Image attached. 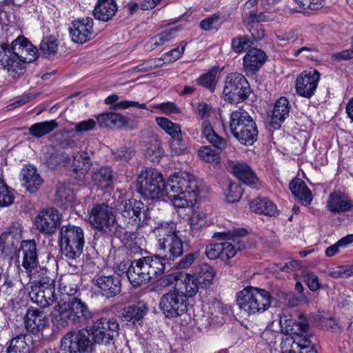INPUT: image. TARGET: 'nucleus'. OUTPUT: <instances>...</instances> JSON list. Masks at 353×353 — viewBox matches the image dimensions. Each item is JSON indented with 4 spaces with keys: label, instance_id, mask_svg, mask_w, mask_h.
Returning <instances> with one entry per match:
<instances>
[{
    "label": "nucleus",
    "instance_id": "58",
    "mask_svg": "<svg viewBox=\"0 0 353 353\" xmlns=\"http://www.w3.org/2000/svg\"><path fill=\"white\" fill-rule=\"evenodd\" d=\"M15 231H10V232H3L0 236V251L3 253L6 252V248L10 245H14V239L19 235L18 229L14 228Z\"/></svg>",
    "mask_w": 353,
    "mask_h": 353
},
{
    "label": "nucleus",
    "instance_id": "19",
    "mask_svg": "<svg viewBox=\"0 0 353 353\" xmlns=\"http://www.w3.org/2000/svg\"><path fill=\"white\" fill-rule=\"evenodd\" d=\"M279 324L280 330L285 333V337L296 338L298 336H303L309 331L307 321L302 314L299 316L298 320L292 319L285 314H281L279 315Z\"/></svg>",
    "mask_w": 353,
    "mask_h": 353
},
{
    "label": "nucleus",
    "instance_id": "59",
    "mask_svg": "<svg viewBox=\"0 0 353 353\" xmlns=\"http://www.w3.org/2000/svg\"><path fill=\"white\" fill-rule=\"evenodd\" d=\"M303 281L311 291L315 292L321 288L319 276L312 272L303 274Z\"/></svg>",
    "mask_w": 353,
    "mask_h": 353
},
{
    "label": "nucleus",
    "instance_id": "42",
    "mask_svg": "<svg viewBox=\"0 0 353 353\" xmlns=\"http://www.w3.org/2000/svg\"><path fill=\"white\" fill-rule=\"evenodd\" d=\"M143 261L148 264L152 279L165 271V260L162 256L159 255L145 256Z\"/></svg>",
    "mask_w": 353,
    "mask_h": 353
},
{
    "label": "nucleus",
    "instance_id": "54",
    "mask_svg": "<svg viewBox=\"0 0 353 353\" xmlns=\"http://www.w3.org/2000/svg\"><path fill=\"white\" fill-rule=\"evenodd\" d=\"M150 111L155 112L156 110H159L160 113L164 114H176L180 112L179 108L173 102H165L150 106Z\"/></svg>",
    "mask_w": 353,
    "mask_h": 353
},
{
    "label": "nucleus",
    "instance_id": "14",
    "mask_svg": "<svg viewBox=\"0 0 353 353\" xmlns=\"http://www.w3.org/2000/svg\"><path fill=\"white\" fill-rule=\"evenodd\" d=\"M159 306L166 317H177L187 311V296L180 290H171L162 296Z\"/></svg>",
    "mask_w": 353,
    "mask_h": 353
},
{
    "label": "nucleus",
    "instance_id": "44",
    "mask_svg": "<svg viewBox=\"0 0 353 353\" xmlns=\"http://www.w3.org/2000/svg\"><path fill=\"white\" fill-rule=\"evenodd\" d=\"M93 179L99 188H110L112 179V170L109 168H101L94 172Z\"/></svg>",
    "mask_w": 353,
    "mask_h": 353
},
{
    "label": "nucleus",
    "instance_id": "34",
    "mask_svg": "<svg viewBox=\"0 0 353 353\" xmlns=\"http://www.w3.org/2000/svg\"><path fill=\"white\" fill-rule=\"evenodd\" d=\"M230 13L217 12L201 20L199 23L201 29L205 31L215 30L217 32L221 26L229 20Z\"/></svg>",
    "mask_w": 353,
    "mask_h": 353
},
{
    "label": "nucleus",
    "instance_id": "35",
    "mask_svg": "<svg viewBox=\"0 0 353 353\" xmlns=\"http://www.w3.org/2000/svg\"><path fill=\"white\" fill-rule=\"evenodd\" d=\"M252 211L267 216H275L278 213L276 205L267 197H257L250 203Z\"/></svg>",
    "mask_w": 353,
    "mask_h": 353
},
{
    "label": "nucleus",
    "instance_id": "55",
    "mask_svg": "<svg viewBox=\"0 0 353 353\" xmlns=\"http://www.w3.org/2000/svg\"><path fill=\"white\" fill-rule=\"evenodd\" d=\"M57 199L61 202H65V204L71 205L74 201V194L73 190L67 188L65 185L58 187L57 193Z\"/></svg>",
    "mask_w": 353,
    "mask_h": 353
},
{
    "label": "nucleus",
    "instance_id": "15",
    "mask_svg": "<svg viewBox=\"0 0 353 353\" xmlns=\"http://www.w3.org/2000/svg\"><path fill=\"white\" fill-rule=\"evenodd\" d=\"M320 76L319 72L314 68L302 72L296 79V94L302 97L311 98L318 87Z\"/></svg>",
    "mask_w": 353,
    "mask_h": 353
},
{
    "label": "nucleus",
    "instance_id": "37",
    "mask_svg": "<svg viewBox=\"0 0 353 353\" xmlns=\"http://www.w3.org/2000/svg\"><path fill=\"white\" fill-rule=\"evenodd\" d=\"M180 30L179 27L168 28L152 37L147 43V47L154 49L172 41L176 37L177 32Z\"/></svg>",
    "mask_w": 353,
    "mask_h": 353
},
{
    "label": "nucleus",
    "instance_id": "11",
    "mask_svg": "<svg viewBox=\"0 0 353 353\" xmlns=\"http://www.w3.org/2000/svg\"><path fill=\"white\" fill-rule=\"evenodd\" d=\"M62 353H90L93 343L85 327L68 332L61 339Z\"/></svg>",
    "mask_w": 353,
    "mask_h": 353
},
{
    "label": "nucleus",
    "instance_id": "63",
    "mask_svg": "<svg viewBox=\"0 0 353 353\" xmlns=\"http://www.w3.org/2000/svg\"><path fill=\"white\" fill-rule=\"evenodd\" d=\"M295 1L304 10H318L323 6V0H295Z\"/></svg>",
    "mask_w": 353,
    "mask_h": 353
},
{
    "label": "nucleus",
    "instance_id": "16",
    "mask_svg": "<svg viewBox=\"0 0 353 353\" xmlns=\"http://www.w3.org/2000/svg\"><path fill=\"white\" fill-rule=\"evenodd\" d=\"M62 215L54 208L41 210L35 218V226L41 233L51 235L60 226Z\"/></svg>",
    "mask_w": 353,
    "mask_h": 353
},
{
    "label": "nucleus",
    "instance_id": "18",
    "mask_svg": "<svg viewBox=\"0 0 353 353\" xmlns=\"http://www.w3.org/2000/svg\"><path fill=\"white\" fill-rule=\"evenodd\" d=\"M18 257L21 259V265L28 275L32 274L39 265L37 247L35 241H22L19 249Z\"/></svg>",
    "mask_w": 353,
    "mask_h": 353
},
{
    "label": "nucleus",
    "instance_id": "40",
    "mask_svg": "<svg viewBox=\"0 0 353 353\" xmlns=\"http://www.w3.org/2000/svg\"><path fill=\"white\" fill-rule=\"evenodd\" d=\"M59 126L56 120H50L34 123L28 128V133L34 138H41L51 133Z\"/></svg>",
    "mask_w": 353,
    "mask_h": 353
},
{
    "label": "nucleus",
    "instance_id": "38",
    "mask_svg": "<svg viewBox=\"0 0 353 353\" xmlns=\"http://www.w3.org/2000/svg\"><path fill=\"white\" fill-rule=\"evenodd\" d=\"M91 165L92 163L88 152H77L73 155L70 166L75 173H79V176H85Z\"/></svg>",
    "mask_w": 353,
    "mask_h": 353
},
{
    "label": "nucleus",
    "instance_id": "62",
    "mask_svg": "<svg viewBox=\"0 0 353 353\" xmlns=\"http://www.w3.org/2000/svg\"><path fill=\"white\" fill-rule=\"evenodd\" d=\"M198 256V252L187 254L177 263L176 268L179 269H186L190 268Z\"/></svg>",
    "mask_w": 353,
    "mask_h": 353
},
{
    "label": "nucleus",
    "instance_id": "53",
    "mask_svg": "<svg viewBox=\"0 0 353 353\" xmlns=\"http://www.w3.org/2000/svg\"><path fill=\"white\" fill-rule=\"evenodd\" d=\"M328 276L334 278H348L353 276V264L340 265L327 272Z\"/></svg>",
    "mask_w": 353,
    "mask_h": 353
},
{
    "label": "nucleus",
    "instance_id": "5",
    "mask_svg": "<svg viewBox=\"0 0 353 353\" xmlns=\"http://www.w3.org/2000/svg\"><path fill=\"white\" fill-rule=\"evenodd\" d=\"M272 301L270 292L256 287H246L236 295L239 307L248 315L265 312L270 307Z\"/></svg>",
    "mask_w": 353,
    "mask_h": 353
},
{
    "label": "nucleus",
    "instance_id": "48",
    "mask_svg": "<svg viewBox=\"0 0 353 353\" xmlns=\"http://www.w3.org/2000/svg\"><path fill=\"white\" fill-rule=\"evenodd\" d=\"M252 44L253 42L248 36H238L232 39L231 48L235 53L241 54Z\"/></svg>",
    "mask_w": 353,
    "mask_h": 353
},
{
    "label": "nucleus",
    "instance_id": "47",
    "mask_svg": "<svg viewBox=\"0 0 353 353\" xmlns=\"http://www.w3.org/2000/svg\"><path fill=\"white\" fill-rule=\"evenodd\" d=\"M58 41L52 36L44 37L40 43V50L46 57L54 55L58 50Z\"/></svg>",
    "mask_w": 353,
    "mask_h": 353
},
{
    "label": "nucleus",
    "instance_id": "2",
    "mask_svg": "<svg viewBox=\"0 0 353 353\" xmlns=\"http://www.w3.org/2000/svg\"><path fill=\"white\" fill-rule=\"evenodd\" d=\"M57 305L52 312V321L57 327H65L70 324H79L90 320L93 314L87 304L74 297L77 293L75 284L70 283L69 276L59 281Z\"/></svg>",
    "mask_w": 353,
    "mask_h": 353
},
{
    "label": "nucleus",
    "instance_id": "24",
    "mask_svg": "<svg viewBox=\"0 0 353 353\" xmlns=\"http://www.w3.org/2000/svg\"><path fill=\"white\" fill-rule=\"evenodd\" d=\"M245 234L246 230L244 229H234L227 232H218L214 234V236L216 237H220L228 240L221 243V246L223 247V251L221 252V260H227L235 256L237 249L233 243V242H234V238L243 236Z\"/></svg>",
    "mask_w": 353,
    "mask_h": 353
},
{
    "label": "nucleus",
    "instance_id": "39",
    "mask_svg": "<svg viewBox=\"0 0 353 353\" xmlns=\"http://www.w3.org/2000/svg\"><path fill=\"white\" fill-rule=\"evenodd\" d=\"M155 121L158 125L177 142L182 141L181 125L172 122L170 119L163 117H157Z\"/></svg>",
    "mask_w": 353,
    "mask_h": 353
},
{
    "label": "nucleus",
    "instance_id": "41",
    "mask_svg": "<svg viewBox=\"0 0 353 353\" xmlns=\"http://www.w3.org/2000/svg\"><path fill=\"white\" fill-rule=\"evenodd\" d=\"M291 105L288 99L285 97H280L275 103L273 112L272 120L275 123L283 122L289 116Z\"/></svg>",
    "mask_w": 353,
    "mask_h": 353
},
{
    "label": "nucleus",
    "instance_id": "57",
    "mask_svg": "<svg viewBox=\"0 0 353 353\" xmlns=\"http://www.w3.org/2000/svg\"><path fill=\"white\" fill-rule=\"evenodd\" d=\"M96 122L93 119H88L77 123L73 129L69 131L70 134L74 137L76 134L83 133L90 131L94 128Z\"/></svg>",
    "mask_w": 353,
    "mask_h": 353
},
{
    "label": "nucleus",
    "instance_id": "6",
    "mask_svg": "<svg viewBox=\"0 0 353 353\" xmlns=\"http://www.w3.org/2000/svg\"><path fill=\"white\" fill-rule=\"evenodd\" d=\"M229 127L233 136L244 145H252L257 139L258 130L250 114L242 108L230 114Z\"/></svg>",
    "mask_w": 353,
    "mask_h": 353
},
{
    "label": "nucleus",
    "instance_id": "13",
    "mask_svg": "<svg viewBox=\"0 0 353 353\" xmlns=\"http://www.w3.org/2000/svg\"><path fill=\"white\" fill-rule=\"evenodd\" d=\"M29 296L33 303L41 307H48L59 300L55 294L54 280L48 276L42 277L38 283L31 286Z\"/></svg>",
    "mask_w": 353,
    "mask_h": 353
},
{
    "label": "nucleus",
    "instance_id": "30",
    "mask_svg": "<svg viewBox=\"0 0 353 353\" xmlns=\"http://www.w3.org/2000/svg\"><path fill=\"white\" fill-rule=\"evenodd\" d=\"M118 6L115 0H98L93 15L99 21L107 22L117 12Z\"/></svg>",
    "mask_w": 353,
    "mask_h": 353
},
{
    "label": "nucleus",
    "instance_id": "46",
    "mask_svg": "<svg viewBox=\"0 0 353 353\" xmlns=\"http://www.w3.org/2000/svg\"><path fill=\"white\" fill-rule=\"evenodd\" d=\"M163 155V150L160 141L157 139L152 140L145 150V156L147 159L153 162H159L160 158Z\"/></svg>",
    "mask_w": 353,
    "mask_h": 353
},
{
    "label": "nucleus",
    "instance_id": "22",
    "mask_svg": "<svg viewBox=\"0 0 353 353\" xmlns=\"http://www.w3.org/2000/svg\"><path fill=\"white\" fill-rule=\"evenodd\" d=\"M93 281L97 292L105 298L115 296L121 292V282L115 275H97Z\"/></svg>",
    "mask_w": 353,
    "mask_h": 353
},
{
    "label": "nucleus",
    "instance_id": "7",
    "mask_svg": "<svg viewBox=\"0 0 353 353\" xmlns=\"http://www.w3.org/2000/svg\"><path fill=\"white\" fill-rule=\"evenodd\" d=\"M89 220L93 228L110 235L121 239L125 233V230L118 225L115 213L108 204L101 203L93 206Z\"/></svg>",
    "mask_w": 353,
    "mask_h": 353
},
{
    "label": "nucleus",
    "instance_id": "36",
    "mask_svg": "<svg viewBox=\"0 0 353 353\" xmlns=\"http://www.w3.org/2000/svg\"><path fill=\"white\" fill-rule=\"evenodd\" d=\"M97 120L102 128H121L127 124V121L123 116L114 112L101 114L97 117Z\"/></svg>",
    "mask_w": 353,
    "mask_h": 353
},
{
    "label": "nucleus",
    "instance_id": "23",
    "mask_svg": "<svg viewBox=\"0 0 353 353\" xmlns=\"http://www.w3.org/2000/svg\"><path fill=\"white\" fill-rule=\"evenodd\" d=\"M144 208L142 201L130 199L122 201L118 210L124 218L129 219V221L132 220L139 225L141 222L144 221Z\"/></svg>",
    "mask_w": 353,
    "mask_h": 353
},
{
    "label": "nucleus",
    "instance_id": "43",
    "mask_svg": "<svg viewBox=\"0 0 353 353\" xmlns=\"http://www.w3.org/2000/svg\"><path fill=\"white\" fill-rule=\"evenodd\" d=\"M214 276L215 272L213 268L208 264H203L201 265L196 278L202 288H208L212 283Z\"/></svg>",
    "mask_w": 353,
    "mask_h": 353
},
{
    "label": "nucleus",
    "instance_id": "8",
    "mask_svg": "<svg viewBox=\"0 0 353 353\" xmlns=\"http://www.w3.org/2000/svg\"><path fill=\"white\" fill-rule=\"evenodd\" d=\"M59 243L61 254L68 261H76L83 253L85 244L83 229L72 225L62 226Z\"/></svg>",
    "mask_w": 353,
    "mask_h": 353
},
{
    "label": "nucleus",
    "instance_id": "20",
    "mask_svg": "<svg viewBox=\"0 0 353 353\" xmlns=\"http://www.w3.org/2000/svg\"><path fill=\"white\" fill-rule=\"evenodd\" d=\"M280 346L281 353H317L310 340L309 332L296 338L285 337Z\"/></svg>",
    "mask_w": 353,
    "mask_h": 353
},
{
    "label": "nucleus",
    "instance_id": "29",
    "mask_svg": "<svg viewBox=\"0 0 353 353\" xmlns=\"http://www.w3.org/2000/svg\"><path fill=\"white\" fill-rule=\"evenodd\" d=\"M232 170L233 174L243 183L252 188L257 189L259 188L258 178L246 163L237 162L234 163Z\"/></svg>",
    "mask_w": 353,
    "mask_h": 353
},
{
    "label": "nucleus",
    "instance_id": "17",
    "mask_svg": "<svg viewBox=\"0 0 353 353\" xmlns=\"http://www.w3.org/2000/svg\"><path fill=\"white\" fill-rule=\"evenodd\" d=\"M71 40L83 44L94 38V21L92 18L86 17L77 19L71 23L69 27Z\"/></svg>",
    "mask_w": 353,
    "mask_h": 353
},
{
    "label": "nucleus",
    "instance_id": "52",
    "mask_svg": "<svg viewBox=\"0 0 353 353\" xmlns=\"http://www.w3.org/2000/svg\"><path fill=\"white\" fill-rule=\"evenodd\" d=\"M183 284L185 292L184 294L187 296V298L194 296L199 291V285L200 284L196 276L193 275H186L183 279Z\"/></svg>",
    "mask_w": 353,
    "mask_h": 353
},
{
    "label": "nucleus",
    "instance_id": "32",
    "mask_svg": "<svg viewBox=\"0 0 353 353\" xmlns=\"http://www.w3.org/2000/svg\"><path fill=\"white\" fill-rule=\"evenodd\" d=\"M148 312L145 303L139 302L136 305L126 306L123 309L122 316L123 321L133 325L141 324L142 319Z\"/></svg>",
    "mask_w": 353,
    "mask_h": 353
},
{
    "label": "nucleus",
    "instance_id": "12",
    "mask_svg": "<svg viewBox=\"0 0 353 353\" xmlns=\"http://www.w3.org/2000/svg\"><path fill=\"white\" fill-rule=\"evenodd\" d=\"M249 94V83L243 75L233 72L225 77L223 90V97L225 101L238 103L246 99Z\"/></svg>",
    "mask_w": 353,
    "mask_h": 353
},
{
    "label": "nucleus",
    "instance_id": "61",
    "mask_svg": "<svg viewBox=\"0 0 353 353\" xmlns=\"http://www.w3.org/2000/svg\"><path fill=\"white\" fill-rule=\"evenodd\" d=\"M185 46L177 47L162 55V60L168 62H173L179 59L183 54Z\"/></svg>",
    "mask_w": 353,
    "mask_h": 353
},
{
    "label": "nucleus",
    "instance_id": "3",
    "mask_svg": "<svg viewBox=\"0 0 353 353\" xmlns=\"http://www.w3.org/2000/svg\"><path fill=\"white\" fill-rule=\"evenodd\" d=\"M37 57V49L24 37L14 39L11 48L6 44L0 46V65L14 79L23 75L26 64L33 62Z\"/></svg>",
    "mask_w": 353,
    "mask_h": 353
},
{
    "label": "nucleus",
    "instance_id": "27",
    "mask_svg": "<svg viewBox=\"0 0 353 353\" xmlns=\"http://www.w3.org/2000/svg\"><path fill=\"white\" fill-rule=\"evenodd\" d=\"M267 60L266 54L261 49L251 48L243 57V68L247 74H254Z\"/></svg>",
    "mask_w": 353,
    "mask_h": 353
},
{
    "label": "nucleus",
    "instance_id": "64",
    "mask_svg": "<svg viewBox=\"0 0 353 353\" xmlns=\"http://www.w3.org/2000/svg\"><path fill=\"white\" fill-rule=\"evenodd\" d=\"M130 107H135L139 109H147L145 103H139L135 101L123 100L117 103L114 108L116 110H124Z\"/></svg>",
    "mask_w": 353,
    "mask_h": 353
},
{
    "label": "nucleus",
    "instance_id": "9",
    "mask_svg": "<svg viewBox=\"0 0 353 353\" xmlns=\"http://www.w3.org/2000/svg\"><path fill=\"white\" fill-rule=\"evenodd\" d=\"M94 344L107 345L119 335V325L115 319L101 318L85 327Z\"/></svg>",
    "mask_w": 353,
    "mask_h": 353
},
{
    "label": "nucleus",
    "instance_id": "33",
    "mask_svg": "<svg viewBox=\"0 0 353 353\" xmlns=\"http://www.w3.org/2000/svg\"><path fill=\"white\" fill-rule=\"evenodd\" d=\"M292 194L304 205H308L312 200V192L301 179H294L289 184Z\"/></svg>",
    "mask_w": 353,
    "mask_h": 353
},
{
    "label": "nucleus",
    "instance_id": "60",
    "mask_svg": "<svg viewBox=\"0 0 353 353\" xmlns=\"http://www.w3.org/2000/svg\"><path fill=\"white\" fill-rule=\"evenodd\" d=\"M223 247L221 246V243H212L208 245L205 248V254L209 259H216L220 258L221 259V252Z\"/></svg>",
    "mask_w": 353,
    "mask_h": 353
},
{
    "label": "nucleus",
    "instance_id": "31",
    "mask_svg": "<svg viewBox=\"0 0 353 353\" xmlns=\"http://www.w3.org/2000/svg\"><path fill=\"white\" fill-rule=\"evenodd\" d=\"M32 336L30 334H19L10 341L7 353H34Z\"/></svg>",
    "mask_w": 353,
    "mask_h": 353
},
{
    "label": "nucleus",
    "instance_id": "25",
    "mask_svg": "<svg viewBox=\"0 0 353 353\" xmlns=\"http://www.w3.org/2000/svg\"><path fill=\"white\" fill-rule=\"evenodd\" d=\"M326 208L332 213L340 214L352 210L353 201L347 194L340 191H334L328 196Z\"/></svg>",
    "mask_w": 353,
    "mask_h": 353
},
{
    "label": "nucleus",
    "instance_id": "4",
    "mask_svg": "<svg viewBox=\"0 0 353 353\" xmlns=\"http://www.w3.org/2000/svg\"><path fill=\"white\" fill-rule=\"evenodd\" d=\"M157 241L158 250L165 260L174 261L183 253V241L179 236L176 224L174 222H163L153 230Z\"/></svg>",
    "mask_w": 353,
    "mask_h": 353
},
{
    "label": "nucleus",
    "instance_id": "45",
    "mask_svg": "<svg viewBox=\"0 0 353 353\" xmlns=\"http://www.w3.org/2000/svg\"><path fill=\"white\" fill-rule=\"evenodd\" d=\"M210 315L209 316L210 323L221 324L224 315L228 313V308L221 303L216 301L210 307Z\"/></svg>",
    "mask_w": 353,
    "mask_h": 353
},
{
    "label": "nucleus",
    "instance_id": "10",
    "mask_svg": "<svg viewBox=\"0 0 353 353\" xmlns=\"http://www.w3.org/2000/svg\"><path fill=\"white\" fill-rule=\"evenodd\" d=\"M201 129L203 137L206 138L216 149H213L210 146L201 147L199 150V156L206 162L218 163L219 161V153L226 148L227 141L214 132L211 124L208 121H203Z\"/></svg>",
    "mask_w": 353,
    "mask_h": 353
},
{
    "label": "nucleus",
    "instance_id": "49",
    "mask_svg": "<svg viewBox=\"0 0 353 353\" xmlns=\"http://www.w3.org/2000/svg\"><path fill=\"white\" fill-rule=\"evenodd\" d=\"M242 194L243 188L236 183H230L224 191L225 199L230 203L239 201Z\"/></svg>",
    "mask_w": 353,
    "mask_h": 353
},
{
    "label": "nucleus",
    "instance_id": "56",
    "mask_svg": "<svg viewBox=\"0 0 353 353\" xmlns=\"http://www.w3.org/2000/svg\"><path fill=\"white\" fill-rule=\"evenodd\" d=\"M206 214L202 211L194 212L190 218V224L192 230L198 231L206 225Z\"/></svg>",
    "mask_w": 353,
    "mask_h": 353
},
{
    "label": "nucleus",
    "instance_id": "28",
    "mask_svg": "<svg viewBox=\"0 0 353 353\" xmlns=\"http://www.w3.org/2000/svg\"><path fill=\"white\" fill-rule=\"evenodd\" d=\"M26 329L32 332H38L43 330L48 324V318L44 312L37 308H29L25 317Z\"/></svg>",
    "mask_w": 353,
    "mask_h": 353
},
{
    "label": "nucleus",
    "instance_id": "51",
    "mask_svg": "<svg viewBox=\"0 0 353 353\" xmlns=\"http://www.w3.org/2000/svg\"><path fill=\"white\" fill-rule=\"evenodd\" d=\"M14 200V194L3 181L0 180V208L10 205Z\"/></svg>",
    "mask_w": 353,
    "mask_h": 353
},
{
    "label": "nucleus",
    "instance_id": "50",
    "mask_svg": "<svg viewBox=\"0 0 353 353\" xmlns=\"http://www.w3.org/2000/svg\"><path fill=\"white\" fill-rule=\"evenodd\" d=\"M216 74L217 72L212 70L203 74L196 81L199 85L208 88L210 92H213L216 85Z\"/></svg>",
    "mask_w": 353,
    "mask_h": 353
},
{
    "label": "nucleus",
    "instance_id": "1",
    "mask_svg": "<svg viewBox=\"0 0 353 353\" xmlns=\"http://www.w3.org/2000/svg\"><path fill=\"white\" fill-rule=\"evenodd\" d=\"M137 189L145 199L165 196L176 208L193 207L199 193L193 175L186 172L174 174L165 183L162 174L152 168L141 170L137 176Z\"/></svg>",
    "mask_w": 353,
    "mask_h": 353
},
{
    "label": "nucleus",
    "instance_id": "26",
    "mask_svg": "<svg viewBox=\"0 0 353 353\" xmlns=\"http://www.w3.org/2000/svg\"><path fill=\"white\" fill-rule=\"evenodd\" d=\"M19 178L21 185L32 193L36 192L43 182L36 168L31 165H26L23 167Z\"/></svg>",
    "mask_w": 353,
    "mask_h": 353
},
{
    "label": "nucleus",
    "instance_id": "21",
    "mask_svg": "<svg viewBox=\"0 0 353 353\" xmlns=\"http://www.w3.org/2000/svg\"><path fill=\"white\" fill-rule=\"evenodd\" d=\"M127 276L130 283L134 287H139L152 279L148 264L143 261V257L131 262L127 271Z\"/></svg>",
    "mask_w": 353,
    "mask_h": 353
}]
</instances>
